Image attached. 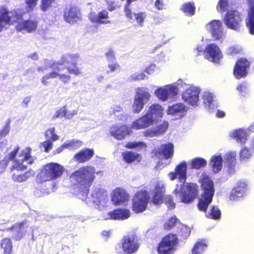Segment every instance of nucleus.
I'll list each match as a JSON object with an SVG mask.
<instances>
[{
	"label": "nucleus",
	"instance_id": "1",
	"mask_svg": "<svg viewBox=\"0 0 254 254\" xmlns=\"http://www.w3.org/2000/svg\"><path fill=\"white\" fill-rule=\"evenodd\" d=\"M187 164L182 162L175 168V172H170L168 176L171 181L178 178L180 184H177L174 193L181 202L190 203L193 201L197 194V186L194 184H186Z\"/></svg>",
	"mask_w": 254,
	"mask_h": 254
},
{
	"label": "nucleus",
	"instance_id": "2",
	"mask_svg": "<svg viewBox=\"0 0 254 254\" xmlns=\"http://www.w3.org/2000/svg\"><path fill=\"white\" fill-rule=\"evenodd\" d=\"M95 169L91 166L82 167L70 176V181L75 194L82 200H86L89 188L95 179Z\"/></svg>",
	"mask_w": 254,
	"mask_h": 254
},
{
	"label": "nucleus",
	"instance_id": "3",
	"mask_svg": "<svg viewBox=\"0 0 254 254\" xmlns=\"http://www.w3.org/2000/svg\"><path fill=\"white\" fill-rule=\"evenodd\" d=\"M200 181L203 193L199 199L198 208L199 210L205 212V216L207 218L218 220L221 217V212L217 206H212L207 212L208 206L211 203L214 194L213 182L206 175H203L201 177Z\"/></svg>",
	"mask_w": 254,
	"mask_h": 254
},
{
	"label": "nucleus",
	"instance_id": "4",
	"mask_svg": "<svg viewBox=\"0 0 254 254\" xmlns=\"http://www.w3.org/2000/svg\"><path fill=\"white\" fill-rule=\"evenodd\" d=\"M30 151L31 149L29 148H25L14 160L11 168L12 178L14 181L22 182L26 181L28 178L33 176L34 172L33 171H27L24 174L18 173L19 171L24 170L28 164L32 163L33 159L30 155Z\"/></svg>",
	"mask_w": 254,
	"mask_h": 254
},
{
	"label": "nucleus",
	"instance_id": "5",
	"mask_svg": "<svg viewBox=\"0 0 254 254\" xmlns=\"http://www.w3.org/2000/svg\"><path fill=\"white\" fill-rule=\"evenodd\" d=\"M79 59V55L76 54H67L62 56L61 59L57 62H53L57 64L62 73H64L65 69L69 74L78 75L81 71L77 66V62Z\"/></svg>",
	"mask_w": 254,
	"mask_h": 254
},
{
	"label": "nucleus",
	"instance_id": "6",
	"mask_svg": "<svg viewBox=\"0 0 254 254\" xmlns=\"http://www.w3.org/2000/svg\"><path fill=\"white\" fill-rule=\"evenodd\" d=\"M64 168L60 164L50 163L46 165L37 175L40 182L50 181L60 178L64 171Z\"/></svg>",
	"mask_w": 254,
	"mask_h": 254
},
{
	"label": "nucleus",
	"instance_id": "7",
	"mask_svg": "<svg viewBox=\"0 0 254 254\" xmlns=\"http://www.w3.org/2000/svg\"><path fill=\"white\" fill-rule=\"evenodd\" d=\"M46 62L49 63L47 66L48 67H50L52 71L41 77V81L43 85H49L50 83L49 80L51 78H56L57 77H58L59 80L64 84H66L69 82L71 79V76L69 74L62 73L58 65L55 64L53 62L46 61L45 63Z\"/></svg>",
	"mask_w": 254,
	"mask_h": 254
},
{
	"label": "nucleus",
	"instance_id": "8",
	"mask_svg": "<svg viewBox=\"0 0 254 254\" xmlns=\"http://www.w3.org/2000/svg\"><path fill=\"white\" fill-rule=\"evenodd\" d=\"M183 81L178 80L177 82L157 88L154 94L159 100L166 101L177 95L179 89L183 86Z\"/></svg>",
	"mask_w": 254,
	"mask_h": 254
},
{
	"label": "nucleus",
	"instance_id": "9",
	"mask_svg": "<svg viewBox=\"0 0 254 254\" xmlns=\"http://www.w3.org/2000/svg\"><path fill=\"white\" fill-rule=\"evenodd\" d=\"M93 203L100 210H103L108 206L110 203L107 192L103 189H95L91 193Z\"/></svg>",
	"mask_w": 254,
	"mask_h": 254
},
{
	"label": "nucleus",
	"instance_id": "10",
	"mask_svg": "<svg viewBox=\"0 0 254 254\" xmlns=\"http://www.w3.org/2000/svg\"><path fill=\"white\" fill-rule=\"evenodd\" d=\"M149 199L148 192L145 190H141L137 192L132 200V209L136 213L144 211L146 208Z\"/></svg>",
	"mask_w": 254,
	"mask_h": 254
},
{
	"label": "nucleus",
	"instance_id": "11",
	"mask_svg": "<svg viewBox=\"0 0 254 254\" xmlns=\"http://www.w3.org/2000/svg\"><path fill=\"white\" fill-rule=\"evenodd\" d=\"M177 244V238L175 235H168L163 239L158 247L159 254H170L173 253Z\"/></svg>",
	"mask_w": 254,
	"mask_h": 254
},
{
	"label": "nucleus",
	"instance_id": "12",
	"mask_svg": "<svg viewBox=\"0 0 254 254\" xmlns=\"http://www.w3.org/2000/svg\"><path fill=\"white\" fill-rule=\"evenodd\" d=\"M20 18V15L18 13V10L11 11H4L0 15V32L19 20Z\"/></svg>",
	"mask_w": 254,
	"mask_h": 254
},
{
	"label": "nucleus",
	"instance_id": "13",
	"mask_svg": "<svg viewBox=\"0 0 254 254\" xmlns=\"http://www.w3.org/2000/svg\"><path fill=\"white\" fill-rule=\"evenodd\" d=\"M242 18L239 12L236 10L228 11L224 17V23L228 28L235 31H238Z\"/></svg>",
	"mask_w": 254,
	"mask_h": 254
},
{
	"label": "nucleus",
	"instance_id": "14",
	"mask_svg": "<svg viewBox=\"0 0 254 254\" xmlns=\"http://www.w3.org/2000/svg\"><path fill=\"white\" fill-rule=\"evenodd\" d=\"M200 92V89L199 87L190 85L182 94V98L188 104L192 106H196L199 101Z\"/></svg>",
	"mask_w": 254,
	"mask_h": 254
},
{
	"label": "nucleus",
	"instance_id": "15",
	"mask_svg": "<svg viewBox=\"0 0 254 254\" xmlns=\"http://www.w3.org/2000/svg\"><path fill=\"white\" fill-rule=\"evenodd\" d=\"M123 251L127 254L135 252L139 248V244L136 235L128 234L125 236L122 240Z\"/></svg>",
	"mask_w": 254,
	"mask_h": 254
},
{
	"label": "nucleus",
	"instance_id": "16",
	"mask_svg": "<svg viewBox=\"0 0 254 254\" xmlns=\"http://www.w3.org/2000/svg\"><path fill=\"white\" fill-rule=\"evenodd\" d=\"M28 226L27 220L14 224L9 229L11 238L20 241L25 235Z\"/></svg>",
	"mask_w": 254,
	"mask_h": 254
},
{
	"label": "nucleus",
	"instance_id": "17",
	"mask_svg": "<svg viewBox=\"0 0 254 254\" xmlns=\"http://www.w3.org/2000/svg\"><path fill=\"white\" fill-rule=\"evenodd\" d=\"M20 15V19L15 22L17 23L16 30L18 32L31 33L34 31L37 26V22L31 20H23L21 12L18 10Z\"/></svg>",
	"mask_w": 254,
	"mask_h": 254
},
{
	"label": "nucleus",
	"instance_id": "18",
	"mask_svg": "<svg viewBox=\"0 0 254 254\" xmlns=\"http://www.w3.org/2000/svg\"><path fill=\"white\" fill-rule=\"evenodd\" d=\"M205 57L209 61L218 63L222 58L219 48L215 44L208 45L205 50Z\"/></svg>",
	"mask_w": 254,
	"mask_h": 254
},
{
	"label": "nucleus",
	"instance_id": "19",
	"mask_svg": "<svg viewBox=\"0 0 254 254\" xmlns=\"http://www.w3.org/2000/svg\"><path fill=\"white\" fill-rule=\"evenodd\" d=\"M206 28L215 40H220L223 38L224 33L222 24L220 21L212 20L207 25Z\"/></svg>",
	"mask_w": 254,
	"mask_h": 254
},
{
	"label": "nucleus",
	"instance_id": "20",
	"mask_svg": "<svg viewBox=\"0 0 254 254\" xmlns=\"http://www.w3.org/2000/svg\"><path fill=\"white\" fill-rule=\"evenodd\" d=\"M129 197V194L125 190L118 188L113 191L111 200L115 205H121L127 202Z\"/></svg>",
	"mask_w": 254,
	"mask_h": 254
},
{
	"label": "nucleus",
	"instance_id": "21",
	"mask_svg": "<svg viewBox=\"0 0 254 254\" xmlns=\"http://www.w3.org/2000/svg\"><path fill=\"white\" fill-rule=\"evenodd\" d=\"M247 191V184L245 182H240L237 186L232 190L229 198L232 201H237L240 198L246 195Z\"/></svg>",
	"mask_w": 254,
	"mask_h": 254
},
{
	"label": "nucleus",
	"instance_id": "22",
	"mask_svg": "<svg viewBox=\"0 0 254 254\" xmlns=\"http://www.w3.org/2000/svg\"><path fill=\"white\" fill-rule=\"evenodd\" d=\"M188 111V107L183 103H178L169 107L167 114L178 119L184 116Z\"/></svg>",
	"mask_w": 254,
	"mask_h": 254
},
{
	"label": "nucleus",
	"instance_id": "23",
	"mask_svg": "<svg viewBox=\"0 0 254 254\" xmlns=\"http://www.w3.org/2000/svg\"><path fill=\"white\" fill-rule=\"evenodd\" d=\"M250 63L245 59H241L235 65L234 74L237 78H241L246 76L247 69L249 68Z\"/></svg>",
	"mask_w": 254,
	"mask_h": 254
},
{
	"label": "nucleus",
	"instance_id": "24",
	"mask_svg": "<svg viewBox=\"0 0 254 254\" xmlns=\"http://www.w3.org/2000/svg\"><path fill=\"white\" fill-rule=\"evenodd\" d=\"M174 145L171 143L164 144L156 149L155 155L160 159H169L173 156Z\"/></svg>",
	"mask_w": 254,
	"mask_h": 254
},
{
	"label": "nucleus",
	"instance_id": "25",
	"mask_svg": "<svg viewBox=\"0 0 254 254\" xmlns=\"http://www.w3.org/2000/svg\"><path fill=\"white\" fill-rule=\"evenodd\" d=\"M130 133L129 128L126 126L113 125L110 128L111 136L118 140L124 138Z\"/></svg>",
	"mask_w": 254,
	"mask_h": 254
},
{
	"label": "nucleus",
	"instance_id": "26",
	"mask_svg": "<svg viewBox=\"0 0 254 254\" xmlns=\"http://www.w3.org/2000/svg\"><path fill=\"white\" fill-rule=\"evenodd\" d=\"M155 122L152 120L149 115L146 113L144 115L133 122L131 128L134 129L145 128L152 125Z\"/></svg>",
	"mask_w": 254,
	"mask_h": 254
},
{
	"label": "nucleus",
	"instance_id": "27",
	"mask_svg": "<svg viewBox=\"0 0 254 254\" xmlns=\"http://www.w3.org/2000/svg\"><path fill=\"white\" fill-rule=\"evenodd\" d=\"M165 190V183L161 181L157 182L153 191L154 195L152 201L155 204H158L163 202V194Z\"/></svg>",
	"mask_w": 254,
	"mask_h": 254
},
{
	"label": "nucleus",
	"instance_id": "28",
	"mask_svg": "<svg viewBox=\"0 0 254 254\" xmlns=\"http://www.w3.org/2000/svg\"><path fill=\"white\" fill-rule=\"evenodd\" d=\"M19 150L18 146H14L10 152H8V149L7 150V154L2 160L0 161V175L5 171L9 161L13 160L16 158Z\"/></svg>",
	"mask_w": 254,
	"mask_h": 254
},
{
	"label": "nucleus",
	"instance_id": "29",
	"mask_svg": "<svg viewBox=\"0 0 254 254\" xmlns=\"http://www.w3.org/2000/svg\"><path fill=\"white\" fill-rule=\"evenodd\" d=\"M130 216V211L126 209H117L103 216L104 219H126Z\"/></svg>",
	"mask_w": 254,
	"mask_h": 254
},
{
	"label": "nucleus",
	"instance_id": "30",
	"mask_svg": "<svg viewBox=\"0 0 254 254\" xmlns=\"http://www.w3.org/2000/svg\"><path fill=\"white\" fill-rule=\"evenodd\" d=\"M88 16L93 23L103 24L110 23V21L108 20L109 12L106 10H103L97 14L94 12H90Z\"/></svg>",
	"mask_w": 254,
	"mask_h": 254
},
{
	"label": "nucleus",
	"instance_id": "31",
	"mask_svg": "<svg viewBox=\"0 0 254 254\" xmlns=\"http://www.w3.org/2000/svg\"><path fill=\"white\" fill-rule=\"evenodd\" d=\"M164 108L159 104H153L149 106L147 113L155 122H158L163 117Z\"/></svg>",
	"mask_w": 254,
	"mask_h": 254
},
{
	"label": "nucleus",
	"instance_id": "32",
	"mask_svg": "<svg viewBox=\"0 0 254 254\" xmlns=\"http://www.w3.org/2000/svg\"><path fill=\"white\" fill-rule=\"evenodd\" d=\"M205 109L210 113L213 112L217 109L216 102L214 99L213 95L209 92H204L202 97Z\"/></svg>",
	"mask_w": 254,
	"mask_h": 254
},
{
	"label": "nucleus",
	"instance_id": "33",
	"mask_svg": "<svg viewBox=\"0 0 254 254\" xmlns=\"http://www.w3.org/2000/svg\"><path fill=\"white\" fill-rule=\"evenodd\" d=\"M64 18L67 22L73 24L80 19L81 14L77 7H72L65 11Z\"/></svg>",
	"mask_w": 254,
	"mask_h": 254
},
{
	"label": "nucleus",
	"instance_id": "34",
	"mask_svg": "<svg viewBox=\"0 0 254 254\" xmlns=\"http://www.w3.org/2000/svg\"><path fill=\"white\" fill-rule=\"evenodd\" d=\"M168 127V123L164 122L159 126L146 130L143 132L145 136L154 137L161 135L165 132Z\"/></svg>",
	"mask_w": 254,
	"mask_h": 254
},
{
	"label": "nucleus",
	"instance_id": "35",
	"mask_svg": "<svg viewBox=\"0 0 254 254\" xmlns=\"http://www.w3.org/2000/svg\"><path fill=\"white\" fill-rule=\"evenodd\" d=\"M94 154L93 149L86 148L75 154L74 156V159L78 163H84L89 160Z\"/></svg>",
	"mask_w": 254,
	"mask_h": 254
},
{
	"label": "nucleus",
	"instance_id": "36",
	"mask_svg": "<svg viewBox=\"0 0 254 254\" xmlns=\"http://www.w3.org/2000/svg\"><path fill=\"white\" fill-rule=\"evenodd\" d=\"M249 135L247 130L242 128L234 130L230 133L232 138L241 144L246 142Z\"/></svg>",
	"mask_w": 254,
	"mask_h": 254
},
{
	"label": "nucleus",
	"instance_id": "37",
	"mask_svg": "<svg viewBox=\"0 0 254 254\" xmlns=\"http://www.w3.org/2000/svg\"><path fill=\"white\" fill-rule=\"evenodd\" d=\"M223 161V158L219 154H216L211 157L210 165L214 173H218L222 169Z\"/></svg>",
	"mask_w": 254,
	"mask_h": 254
},
{
	"label": "nucleus",
	"instance_id": "38",
	"mask_svg": "<svg viewBox=\"0 0 254 254\" xmlns=\"http://www.w3.org/2000/svg\"><path fill=\"white\" fill-rule=\"evenodd\" d=\"M151 97V94L147 88L138 87L136 88L134 97L138 100L146 104L150 100Z\"/></svg>",
	"mask_w": 254,
	"mask_h": 254
},
{
	"label": "nucleus",
	"instance_id": "39",
	"mask_svg": "<svg viewBox=\"0 0 254 254\" xmlns=\"http://www.w3.org/2000/svg\"><path fill=\"white\" fill-rule=\"evenodd\" d=\"M124 159L127 163H131L134 161L139 162L141 159V156L136 153L132 151L124 152L122 154Z\"/></svg>",
	"mask_w": 254,
	"mask_h": 254
},
{
	"label": "nucleus",
	"instance_id": "40",
	"mask_svg": "<svg viewBox=\"0 0 254 254\" xmlns=\"http://www.w3.org/2000/svg\"><path fill=\"white\" fill-rule=\"evenodd\" d=\"M207 245L204 240L197 241L192 249V254H202L207 249Z\"/></svg>",
	"mask_w": 254,
	"mask_h": 254
},
{
	"label": "nucleus",
	"instance_id": "41",
	"mask_svg": "<svg viewBox=\"0 0 254 254\" xmlns=\"http://www.w3.org/2000/svg\"><path fill=\"white\" fill-rule=\"evenodd\" d=\"M247 26L251 34H254V7H251L248 13Z\"/></svg>",
	"mask_w": 254,
	"mask_h": 254
},
{
	"label": "nucleus",
	"instance_id": "42",
	"mask_svg": "<svg viewBox=\"0 0 254 254\" xmlns=\"http://www.w3.org/2000/svg\"><path fill=\"white\" fill-rule=\"evenodd\" d=\"M207 164V161L202 158H195L191 161L190 165L191 168L195 169H199L201 168L204 167Z\"/></svg>",
	"mask_w": 254,
	"mask_h": 254
},
{
	"label": "nucleus",
	"instance_id": "43",
	"mask_svg": "<svg viewBox=\"0 0 254 254\" xmlns=\"http://www.w3.org/2000/svg\"><path fill=\"white\" fill-rule=\"evenodd\" d=\"M1 247L4 250V254H10L12 250V245L11 240L6 238L2 240Z\"/></svg>",
	"mask_w": 254,
	"mask_h": 254
},
{
	"label": "nucleus",
	"instance_id": "44",
	"mask_svg": "<svg viewBox=\"0 0 254 254\" xmlns=\"http://www.w3.org/2000/svg\"><path fill=\"white\" fill-rule=\"evenodd\" d=\"M82 145V142L79 140L72 139L65 142L63 144V147L69 149H76L79 148Z\"/></svg>",
	"mask_w": 254,
	"mask_h": 254
},
{
	"label": "nucleus",
	"instance_id": "45",
	"mask_svg": "<svg viewBox=\"0 0 254 254\" xmlns=\"http://www.w3.org/2000/svg\"><path fill=\"white\" fill-rule=\"evenodd\" d=\"M45 136L47 140L55 141L59 139V136L55 133V128L53 127L48 128L45 132Z\"/></svg>",
	"mask_w": 254,
	"mask_h": 254
},
{
	"label": "nucleus",
	"instance_id": "46",
	"mask_svg": "<svg viewBox=\"0 0 254 254\" xmlns=\"http://www.w3.org/2000/svg\"><path fill=\"white\" fill-rule=\"evenodd\" d=\"M252 155V151L248 147L245 146L240 152V158L242 161H245L250 158Z\"/></svg>",
	"mask_w": 254,
	"mask_h": 254
},
{
	"label": "nucleus",
	"instance_id": "47",
	"mask_svg": "<svg viewBox=\"0 0 254 254\" xmlns=\"http://www.w3.org/2000/svg\"><path fill=\"white\" fill-rule=\"evenodd\" d=\"M145 104L143 103V102L141 101L134 97L132 105V110L133 113L136 114L140 113L143 109Z\"/></svg>",
	"mask_w": 254,
	"mask_h": 254
},
{
	"label": "nucleus",
	"instance_id": "48",
	"mask_svg": "<svg viewBox=\"0 0 254 254\" xmlns=\"http://www.w3.org/2000/svg\"><path fill=\"white\" fill-rule=\"evenodd\" d=\"M134 17L135 20L136 21L138 25L142 27L144 25V20L147 17V14L145 12H140L138 13H134Z\"/></svg>",
	"mask_w": 254,
	"mask_h": 254
},
{
	"label": "nucleus",
	"instance_id": "49",
	"mask_svg": "<svg viewBox=\"0 0 254 254\" xmlns=\"http://www.w3.org/2000/svg\"><path fill=\"white\" fill-rule=\"evenodd\" d=\"M182 10L187 14L192 15L195 12V7L193 3L190 2L185 4L182 7Z\"/></svg>",
	"mask_w": 254,
	"mask_h": 254
},
{
	"label": "nucleus",
	"instance_id": "50",
	"mask_svg": "<svg viewBox=\"0 0 254 254\" xmlns=\"http://www.w3.org/2000/svg\"><path fill=\"white\" fill-rule=\"evenodd\" d=\"M179 225V226L181 225L180 224V222L179 220L175 217H171L165 224L164 225L165 229H170L172 228L173 226Z\"/></svg>",
	"mask_w": 254,
	"mask_h": 254
},
{
	"label": "nucleus",
	"instance_id": "51",
	"mask_svg": "<svg viewBox=\"0 0 254 254\" xmlns=\"http://www.w3.org/2000/svg\"><path fill=\"white\" fill-rule=\"evenodd\" d=\"M228 5V0H220L217 5V9L219 12H224L227 10Z\"/></svg>",
	"mask_w": 254,
	"mask_h": 254
},
{
	"label": "nucleus",
	"instance_id": "52",
	"mask_svg": "<svg viewBox=\"0 0 254 254\" xmlns=\"http://www.w3.org/2000/svg\"><path fill=\"white\" fill-rule=\"evenodd\" d=\"M236 152H230L226 153L224 156V159L226 163H234L236 161Z\"/></svg>",
	"mask_w": 254,
	"mask_h": 254
},
{
	"label": "nucleus",
	"instance_id": "53",
	"mask_svg": "<svg viewBox=\"0 0 254 254\" xmlns=\"http://www.w3.org/2000/svg\"><path fill=\"white\" fill-rule=\"evenodd\" d=\"M10 130V120H8L0 129V138L7 135Z\"/></svg>",
	"mask_w": 254,
	"mask_h": 254
},
{
	"label": "nucleus",
	"instance_id": "54",
	"mask_svg": "<svg viewBox=\"0 0 254 254\" xmlns=\"http://www.w3.org/2000/svg\"><path fill=\"white\" fill-rule=\"evenodd\" d=\"M38 0H25L26 10L27 12L33 11L36 7Z\"/></svg>",
	"mask_w": 254,
	"mask_h": 254
},
{
	"label": "nucleus",
	"instance_id": "55",
	"mask_svg": "<svg viewBox=\"0 0 254 254\" xmlns=\"http://www.w3.org/2000/svg\"><path fill=\"white\" fill-rule=\"evenodd\" d=\"M146 146L145 144L141 141L138 142H128L126 145V147L127 148H142Z\"/></svg>",
	"mask_w": 254,
	"mask_h": 254
},
{
	"label": "nucleus",
	"instance_id": "56",
	"mask_svg": "<svg viewBox=\"0 0 254 254\" xmlns=\"http://www.w3.org/2000/svg\"><path fill=\"white\" fill-rule=\"evenodd\" d=\"M66 107L63 106L57 110L53 116V119L65 118L66 115Z\"/></svg>",
	"mask_w": 254,
	"mask_h": 254
},
{
	"label": "nucleus",
	"instance_id": "57",
	"mask_svg": "<svg viewBox=\"0 0 254 254\" xmlns=\"http://www.w3.org/2000/svg\"><path fill=\"white\" fill-rule=\"evenodd\" d=\"M137 0H127V3L125 6V12L126 13V15L128 18L131 19L132 18V13L131 11V9L129 8L130 4L134 1H136Z\"/></svg>",
	"mask_w": 254,
	"mask_h": 254
},
{
	"label": "nucleus",
	"instance_id": "58",
	"mask_svg": "<svg viewBox=\"0 0 254 254\" xmlns=\"http://www.w3.org/2000/svg\"><path fill=\"white\" fill-rule=\"evenodd\" d=\"M163 201L167 204L170 209H173L175 207V203L173 201L172 197L170 195L165 196Z\"/></svg>",
	"mask_w": 254,
	"mask_h": 254
},
{
	"label": "nucleus",
	"instance_id": "59",
	"mask_svg": "<svg viewBox=\"0 0 254 254\" xmlns=\"http://www.w3.org/2000/svg\"><path fill=\"white\" fill-rule=\"evenodd\" d=\"M241 51V48L238 46L230 47L227 50V54L230 55H235Z\"/></svg>",
	"mask_w": 254,
	"mask_h": 254
},
{
	"label": "nucleus",
	"instance_id": "60",
	"mask_svg": "<svg viewBox=\"0 0 254 254\" xmlns=\"http://www.w3.org/2000/svg\"><path fill=\"white\" fill-rule=\"evenodd\" d=\"M180 226L181 230L179 233L180 235L185 237H188L190 234V228L182 224Z\"/></svg>",
	"mask_w": 254,
	"mask_h": 254
},
{
	"label": "nucleus",
	"instance_id": "61",
	"mask_svg": "<svg viewBox=\"0 0 254 254\" xmlns=\"http://www.w3.org/2000/svg\"><path fill=\"white\" fill-rule=\"evenodd\" d=\"M41 145L44 148L45 151L48 152L50 150L52 149L53 146V143L52 141L47 139V140L44 141L41 144Z\"/></svg>",
	"mask_w": 254,
	"mask_h": 254
},
{
	"label": "nucleus",
	"instance_id": "62",
	"mask_svg": "<svg viewBox=\"0 0 254 254\" xmlns=\"http://www.w3.org/2000/svg\"><path fill=\"white\" fill-rule=\"evenodd\" d=\"M105 56L109 63H113L116 62L115 54L113 51L109 50L105 54Z\"/></svg>",
	"mask_w": 254,
	"mask_h": 254
},
{
	"label": "nucleus",
	"instance_id": "63",
	"mask_svg": "<svg viewBox=\"0 0 254 254\" xmlns=\"http://www.w3.org/2000/svg\"><path fill=\"white\" fill-rule=\"evenodd\" d=\"M55 0H42V10L44 11L47 10L48 8L51 6L52 3Z\"/></svg>",
	"mask_w": 254,
	"mask_h": 254
},
{
	"label": "nucleus",
	"instance_id": "64",
	"mask_svg": "<svg viewBox=\"0 0 254 254\" xmlns=\"http://www.w3.org/2000/svg\"><path fill=\"white\" fill-rule=\"evenodd\" d=\"M145 74L143 72H136L131 75L130 78L133 80H143L145 78Z\"/></svg>",
	"mask_w": 254,
	"mask_h": 254
}]
</instances>
